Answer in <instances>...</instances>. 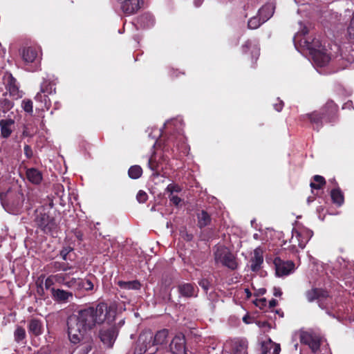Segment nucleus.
<instances>
[{"label":"nucleus","mask_w":354,"mask_h":354,"mask_svg":"<svg viewBox=\"0 0 354 354\" xmlns=\"http://www.w3.org/2000/svg\"><path fill=\"white\" fill-rule=\"evenodd\" d=\"M116 311L104 302L95 306H92L82 309L77 314L67 319V333L70 342L73 344L80 343L87 332L91 331L97 325L104 322L111 324L114 322Z\"/></svg>","instance_id":"1"},{"label":"nucleus","mask_w":354,"mask_h":354,"mask_svg":"<svg viewBox=\"0 0 354 354\" xmlns=\"http://www.w3.org/2000/svg\"><path fill=\"white\" fill-rule=\"evenodd\" d=\"M51 205L40 206L35 211V225L45 234H53L57 232L58 223L51 213Z\"/></svg>","instance_id":"2"},{"label":"nucleus","mask_w":354,"mask_h":354,"mask_svg":"<svg viewBox=\"0 0 354 354\" xmlns=\"http://www.w3.org/2000/svg\"><path fill=\"white\" fill-rule=\"evenodd\" d=\"M214 257L216 263H220L231 270H234L238 268L236 257L224 245H220L216 248L214 253Z\"/></svg>","instance_id":"3"},{"label":"nucleus","mask_w":354,"mask_h":354,"mask_svg":"<svg viewBox=\"0 0 354 354\" xmlns=\"http://www.w3.org/2000/svg\"><path fill=\"white\" fill-rule=\"evenodd\" d=\"M305 295L308 302L316 300L319 306L323 309L327 308L328 302L331 299L326 290L319 288H313L307 290Z\"/></svg>","instance_id":"4"},{"label":"nucleus","mask_w":354,"mask_h":354,"mask_svg":"<svg viewBox=\"0 0 354 354\" xmlns=\"http://www.w3.org/2000/svg\"><path fill=\"white\" fill-rule=\"evenodd\" d=\"M40 50L37 46L24 47L20 50L19 53L26 66L34 64L32 68H28L30 71H35L37 68V64L39 61V53Z\"/></svg>","instance_id":"5"},{"label":"nucleus","mask_w":354,"mask_h":354,"mask_svg":"<svg viewBox=\"0 0 354 354\" xmlns=\"http://www.w3.org/2000/svg\"><path fill=\"white\" fill-rule=\"evenodd\" d=\"M118 330L115 326L102 327L98 333V337L102 344L107 348H112L118 337Z\"/></svg>","instance_id":"6"},{"label":"nucleus","mask_w":354,"mask_h":354,"mask_svg":"<svg viewBox=\"0 0 354 354\" xmlns=\"http://www.w3.org/2000/svg\"><path fill=\"white\" fill-rule=\"evenodd\" d=\"M338 105L333 100H328L319 110L325 123L335 122L338 118Z\"/></svg>","instance_id":"7"},{"label":"nucleus","mask_w":354,"mask_h":354,"mask_svg":"<svg viewBox=\"0 0 354 354\" xmlns=\"http://www.w3.org/2000/svg\"><path fill=\"white\" fill-rule=\"evenodd\" d=\"M276 274L279 277L286 276L290 274L295 269V263L292 261H283L280 257L274 259Z\"/></svg>","instance_id":"8"},{"label":"nucleus","mask_w":354,"mask_h":354,"mask_svg":"<svg viewBox=\"0 0 354 354\" xmlns=\"http://www.w3.org/2000/svg\"><path fill=\"white\" fill-rule=\"evenodd\" d=\"M301 121H309L313 129L319 131L322 128L324 120L319 110L314 111L310 113L302 115L300 116Z\"/></svg>","instance_id":"9"},{"label":"nucleus","mask_w":354,"mask_h":354,"mask_svg":"<svg viewBox=\"0 0 354 354\" xmlns=\"http://www.w3.org/2000/svg\"><path fill=\"white\" fill-rule=\"evenodd\" d=\"M125 15H133L141 8L142 0H117Z\"/></svg>","instance_id":"10"},{"label":"nucleus","mask_w":354,"mask_h":354,"mask_svg":"<svg viewBox=\"0 0 354 354\" xmlns=\"http://www.w3.org/2000/svg\"><path fill=\"white\" fill-rule=\"evenodd\" d=\"M172 354H188L186 349V339L183 334L176 335L169 344Z\"/></svg>","instance_id":"11"},{"label":"nucleus","mask_w":354,"mask_h":354,"mask_svg":"<svg viewBox=\"0 0 354 354\" xmlns=\"http://www.w3.org/2000/svg\"><path fill=\"white\" fill-rule=\"evenodd\" d=\"M250 269L253 272H258L263 263V250L261 247L257 248L250 259Z\"/></svg>","instance_id":"12"},{"label":"nucleus","mask_w":354,"mask_h":354,"mask_svg":"<svg viewBox=\"0 0 354 354\" xmlns=\"http://www.w3.org/2000/svg\"><path fill=\"white\" fill-rule=\"evenodd\" d=\"M301 342L308 345L313 353L317 352L320 348V339L309 333L301 335Z\"/></svg>","instance_id":"13"},{"label":"nucleus","mask_w":354,"mask_h":354,"mask_svg":"<svg viewBox=\"0 0 354 354\" xmlns=\"http://www.w3.org/2000/svg\"><path fill=\"white\" fill-rule=\"evenodd\" d=\"M29 334L38 337L44 332V326L42 322L37 318H32L30 319L28 326Z\"/></svg>","instance_id":"14"},{"label":"nucleus","mask_w":354,"mask_h":354,"mask_svg":"<svg viewBox=\"0 0 354 354\" xmlns=\"http://www.w3.org/2000/svg\"><path fill=\"white\" fill-rule=\"evenodd\" d=\"M15 120L11 118L1 119L0 120L1 137L8 138L13 131Z\"/></svg>","instance_id":"15"},{"label":"nucleus","mask_w":354,"mask_h":354,"mask_svg":"<svg viewBox=\"0 0 354 354\" xmlns=\"http://www.w3.org/2000/svg\"><path fill=\"white\" fill-rule=\"evenodd\" d=\"M315 62H316L319 66H324L326 65L330 57L329 55L327 53V50L326 48H322L318 51H314L310 54Z\"/></svg>","instance_id":"16"},{"label":"nucleus","mask_w":354,"mask_h":354,"mask_svg":"<svg viewBox=\"0 0 354 354\" xmlns=\"http://www.w3.org/2000/svg\"><path fill=\"white\" fill-rule=\"evenodd\" d=\"M197 226L200 229H203L212 223V216L205 209L198 210L196 213Z\"/></svg>","instance_id":"17"},{"label":"nucleus","mask_w":354,"mask_h":354,"mask_svg":"<svg viewBox=\"0 0 354 354\" xmlns=\"http://www.w3.org/2000/svg\"><path fill=\"white\" fill-rule=\"evenodd\" d=\"M196 288L194 283H185L178 286V289L179 293L185 297H196Z\"/></svg>","instance_id":"18"},{"label":"nucleus","mask_w":354,"mask_h":354,"mask_svg":"<svg viewBox=\"0 0 354 354\" xmlns=\"http://www.w3.org/2000/svg\"><path fill=\"white\" fill-rule=\"evenodd\" d=\"M56 85L55 80L44 79L40 85V92L49 95L55 94L56 93Z\"/></svg>","instance_id":"19"},{"label":"nucleus","mask_w":354,"mask_h":354,"mask_svg":"<svg viewBox=\"0 0 354 354\" xmlns=\"http://www.w3.org/2000/svg\"><path fill=\"white\" fill-rule=\"evenodd\" d=\"M5 85L10 95H17L19 93V87L17 84V80L12 74H9L5 78Z\"/></svg>","instance_id":"20"},{"label":"nucleus","mask_w":354,"mask_h":354,"mask_svg":"<svg viewBox=\"0 0 354 354\" xmlns=\"http://www.w3.org/2000/svg\"><path fill=\"white\" fill-rule=\"evenodd\" d=\"M52 295L54 299L58 302H66L69 297H73V294L70 292L62 290L51 288Z\"/></svg>","instance_id":"21"},{"label":"nucleus","mask_w":354,"mask_h":354,"mask_svg":"<svg viewBox=\"0 0 354 354\" xmlns=\"http://www.w3.org/2000/svg\"><path fill=\"white\" fill-rule=\"evenodd\" d=\"M304 46L308 50L309 53L312 54L314 51H318L325 48L322 46V42L319 39L313 38H307L304 41Z\"/></svg>","instance_id":"22"},{"label":"nucleus","mask_w":354,"mask_h":354,"mask_svg":"<svg viewBox=\"0 0 354 354\" xmlns=\"http://www.w3.org/2000/svg\"><path fill=\"white\" fill-rule=\"evenodd\" d=\"M169 331L168 329L158 330L154 335L153 345H163L167 343Z\"/></svg>","instance_id":"23"},{"label":"nucleus","mask_w":354,"mask_h":354,"mask_svg":"<svg viewBox=\"0 0 354 354\" xmlns=\"http://www.w3.org/2000/svg\"><path fill=\"white\" fill-rule=\"evenodd\" d=\"M330 197L332 202L337 207L342 206L344 203V196L339 187L330 191Z\"/></svg>","instance_id":"24"},{"label":"nucleus","mask_w":354,"mask_h":354,"mask_svg":"<svg viewBox=\"0 0 354 354\" xmlns=\"http://www.w3.org/2000/svg\"><path fill=\"white\" fill-rule=\"evenodd\" d=\"M28 180L33 184H39L42 180L41 173L35 168H30L26 171Z\"/></svg>","instance_id":"25"},{"label":"nucleus","mask_w":354,"mask_h":354,"mask_svg":"<svg viewBox=\"0 0 354 354\" xmlns=\"http://www.w3.org/2000/svg\"><path fill=\"white\" fill-rule=\"evenodd\" d=\"M49 94L38 92L35 97V100L36 102L40 103V109H43L44 108L48 110L51 106V102L48 97Z\"/></svg>","instance_id":"26"},{"label":"nucleus","mask_w":354,"mask_h":354,"mask_svg":"<svg viewBox=\"0 0 354 354\" xmlns=\"http://www.w3.org/2000/svg\"><path fill=\"white\" fill-rule=\"evenodd\" d=\"M274 8L270 4L263 6L259 10V15L263 19V21H267L274 14Z\"/></svg>","instance_id":"27"},{"label":"nucleus","mask_w":354,"mask_h":354,"mask_svg":"<svg viewBox=\"0 0 354 354\" xmlns=\"http://www.w3.org/2000/svg\"><path fill=\"white\" fill-rule=\"evenodd\" d=\"M297 232V237H300V240L301 241V245H305L311 239L313 235V232L307 228H302L300 230H295Z\"/></svg>","instance_id":"28"},{"label":"nucleus","mask_w":354,"mask_h":354,"mask_svg":"<svg viewBox=\"0 0 354 354\" xmlns=\"http://www.w3.org/2000/svg\"><path fill=\"white\" fill-rule=\"evenodd\" d=\"M289 242L290 243V245L289 246V250H291L292 252H297V247H299L301 249H304L305 248V245H301L302 243L300 240V237H297L295 229H293L292 231V237L290 239Z\"/></svg>","instance_id":"29"},{"label":"nucleus","mask_w":354,"mask_h":354,"mask_svg":"<svg viewBox=\"0 0 354 354\" xmlns=\"http://www.w3.org/2000/svg\"><path fill=\"white\" fill-rule=\"evenodd\" d=\"M117 284L120 288L126 289V290H139L141 287V284L139 281H118Z\"/></svg>","instance_id":"30"},{"label":"nucleus","mask_w":354,"mask_h":354,"mask_svg":"<svg viewBox=\"0 0 354 354\" xmlns=\"http://www.w3.org/2000/svg\"><path fill=\"white\" fill-rule=\"evenodd\" d=\"M248 342L244 340H238L234 342L232 354H248Z\"/></svg>","instance_id":"31"},{"label":"nucleus","mask_w":354,"mask_h":354,"mask_svg":"<svg viewBox=\"0 0 354 354\" xmlns=\"http://www.w3.org/2000/svg\"><path fill=\"white\" fill-rule=\"evenodd\" d=\"M159 164L160 162L156 160V153L153 152L148 161V167L153 171V176H158L160 174Z\"/></svg>","instance_id":"32"},{"label":"nucleus","mask_w":354,"mask_h":354,"mask_svg":"<svg viewBox=\"0 0 354 354\" xmlns=\"http://www.w3.org/2000/svg\"><path fill=\"white\" fill-rule=\"evenodd\" d=\"M313 181L310 183V186L312 189H320L326 185L325 178L319 175H315L313 177Z\"/></svg>","instance_id":"33"},{"label":"nucleus","mask_w":354,"mask_h":354,"mask_svg":"<svg viewBox=\"0 0 354 354\" xmlns=\"http://www.w3.org/2000/svg\"><path fill=\"white\" fill-rule=\"evenodd\" d=\"M53 272H57L59 270L67 271L71 270L73 267L69 266L68 263H66L64 262L59 261H53L50 263L48 266Z\"/></svg>","instance_id":"34"},{"label":"nucleus","mask_w":354,"mask_h":354,"mask_svg":"<svg viewBox=\"0 0 354 354\" xmlns=\"http://www.w3.org/2000/svg\"><path fill=\"white\" fill-rule=\"evenodd\" d=\"M142 174V169L139 165H133L130 167L128 171V175L131 179H138Z\"/></svg>","instance_id":"35"},{"label":"nucleus","mask_w":354,"mask_h":354,"mask_svg":"<svg viewBox=\"0 0 354 354\" xmlns=\"http://www.w3.org/2000/svg\"><path fill=\"white\" fill-rule=\"evenodd\" d=\"M263 23L265 22L263 21V19L259 15V17H253L249 19L248 22V27L250 29H257Z\"/></svg>","instance_id":"36"},{"label":"nucleus","mask_w":354,"mask_h":354,"mask_svg":"<svg viewBox=\"0 0 354 354\" xmlns=\"http://www.w3.org/2000/svg\"><path fill=\"white\" fill-rule=\"evenodd\" d=\"M93 340L83 342L80 346L78 354H88L93 348Z\"/></svg>","instance_id":"37"},{"label":"nucleus","mask_w":354,"mask_h":354,"mask_svg":"<svg viewBox=\"0 0 354 354\" xmlns=\"http://www.w3.org/2000/svg\"><path fill=\"white\" fill-rule=\"evenodd\" d=\"M15 340L17 342H20L26 338V330L21 326H18L14 333Z\"/></svg>","instance_id":"38"},{"label":"nucleus","mask_w":354,"mask_h":354,"mask_svg":"<svg viewBox=\"0 0 354 354\" xmlns=\"http://www.w3.org/2000/svg\"><path fill=\"white\" fill-rule=\"evenodd\" d=\"M78 287L80 290H92L93 289V283L90 279H81L80 285Z\"/></svg>","instance_id":"39"},{"label":"nucleus","mask_w":354,"mask_h":354,"mask_svg":"<svg viewBox=\"0 0 354 354\" xmlns=\"http://www.w3.org/2000/svg\"><path fill=\"white\" fill-rule=\"evenodd\" d=\"M80 282L81 278H72L67 280V281L65 282V285L68 288L80 290L78 286L80 285Z\"/></svg>","instance_id":"40"},{"label":"nucleus","mask_w":354,"mask_h":354,"mask_svg":"<svg viewBox=\"0 0 354 354\" xmlns=\"http://www.w3.org/2000/svg\"><path fill=\"white\" fill-rule=\"evenodd\" d=\"M166 192L169 194H174V192L179 193L182 191L181 187L175 183H170L166 187Z\"/></svg>","instance_id":"41"},{"label":"nucleus","mask_w":354,"mask_h":354,"mask_svg":"<svg viewBox=\"0 0 354 354\" xmlns=\"http://www.w3.org/2000/svg\"><path fill=\"white\" fill-rule=\"evenodd\" d=\"M347 32L349 39L354 42V12L352 14V17L347 28Z\"/></svg>","instance_id":"42"},{"label":"nucleus","mask_w":354,"mask_h":354,"mask_svg":"<svg viewBox=\"0 0 354 354\" xmlns=\"http://www.w3.org/2000/svg\"><path fill=\"white\" fill-rule=\"evenodd\" d=\"M138 346L135 348V354H142L145 352H148L149 354H156V352L158 351L157 348H154L153 346H151L149 348H146V347L140 348L139 351H138Z\"/></svg>","instance_id":"43"},{"label":"nucleus","mask_w":354,"mask_h":354,"mask_svg":"<svg viewBox=\"0 0 354 354\" xmlns=\"http://www.w3.org/2000/svg\"><path fill=\"white\" fill-rule=\"evenodd\" d=\"M22 108L27 113L32 112V102L30 100H24L21 103Z\"/></svg>","instance_id":"44"},{"label":"nucleus","mask_w":354,"mask_h":354,"mask_svg":"<svg viewBox=\"0 0 354 354\" xmlns=\"http://www.w3.org/2000/svg\"><path fill=\"white\" fill-rule=\"evenodd\" d=\"M136 199L140 203H144L147 201L148 195L145 191L140 190L136 195Z\"/></svg>","instance_id":"45"},{"label":"nucleus","mask_w":354,"mask_h":354,"mask_svg":"<svg viewBox=\"0 0 354 354\" xmlns=\"http://www.w3.org/2000/svg\"><path fill=\"white\" fill-rule=\"evenodd\" d=\"M69 273L66 274H56L54 277L55 278L56 281L59 283H63L65 284V282L67 281V280L69 279Z\"/></svg>","instance_id":"46"},{"label":"nucleus","mask_w":354,"mask_h":354,"mask_svg":"<svg viewBox=\"0 0 354 354\" xmlns=\"http://www.w3.org/2000/svg\"><path fill=\"white\" fill-rule=\"evenodd\" d=\"M73 250V249L70 247V246H68V247H64L62 248V250L60 251V256L62 257V258L66 261L67 259H68V258L67 257L68 255L69 254V253L71 252H72Z\"/></svg>","instance_id":"47"},{"label":"nucleus","mask_w":354,"mask_h":354,"mask_svg":"<svg viewBox=\"0 0 354 354\" xmlns=\"http://www.w3.org/2000/svg\"><path fill=\"white\" fill-rule=\"evenodd\" d=\"M254 304L256 306L259 307L260 309H263L267 305V300L266 298L257 299Z\"/></svg>","instance_id":"48"},{"label":"nucleus","mask_w":354,"mask_h":354,"mask_svg":"<svg viewBox=\"0 0 354 354\" xmlns=\"http://www.w3.org/2000/svg\"><path fill=\"white\" fill-rule=\"evenodd\" d=\"M24 151L26 157L28 159H30L33 156V151L32 149V147L28 145H25L24 147Z\"/></svg>","instance_id":"49"},{"label":"nucleus","mask_w":354,"mask_h":354,"mask_svg":"<svg viewBox=\"0 0 354 354\" xmlns=\"http://www.w3.org/2000/svg\"><path fill=\"white\" fill-rule=\"evenodd\" d=\"M199 286L207 292L209 290L210 282L207 279H202L198 281Z\"/></svg>","instance_id":"50"},{"label":"nucleus","mask_w":354,"mask_h":354,"mask_svg":"<svg viewBox=\"0 0 354 354\" xmlns=\"http://www.w3.org/2000/svg\"><path fill=\"white\" fill-rule=\"evenodd\" d=\"M169 198L171 203H172L175 206H178L182 202V199L178 196L174 194H169Z\"/></svg>","instance_id":"51"},{"label":"nucleus","mask_w":354,"mask_h":354,"mask_svg":"<svg viewBox=\"0 0 354 354\" xmlns=\"http://www.w3.org/2000/svg\"><path fill=\"white\" fill-rule=\"evenodd\" d=\"M252 46V42L250 40H247L245 41V43L242 45L241 49L243 53H246L248 50Z\"/></svg>","instance_id":"52"},{"label":"nucleus","mask_w":354,"mask_h":354,"mask_svg":"<svg viewBox=\"0 0 354 354\" xmlns=\"http://www.w3.org/2000/svg\"><path fill=\"white\" fill-rule=\"evenodd\" d=\"M277 102L275 104H274V108L277 111L279 112L282 110L283 107V101L279 99H277Z\"/></svg>","instance_id":"53"},{"label":"nucleus","mask_w":354,"mask_h":354,"mask_svg":"<svg viewBox=\"0 0 354 354\" xmlns=\"http://www.w3.org/2000/svg\"><path fill=\"white\" fill-rule=\"evenodd\" d=\"M74 236L77 238V240L82 241L83 240L84 234L83 232L78 229H75L73 231Z\"/></svg>","instance_id":"54"},{"label":"nucleus","mask_w":354,"mask_h":354,"mask_svg":"<svg viewBox=\"0 0 354 354\" xmlns=\"http://www.w3.org/2000/svg\"><path fill=\"white\" fill-rule=\"evenodd\" d=\"M270 344H272V346L273 347L272 354H279L281 351L280 345L279 344L272 343L271 341Z\"/></svg>","instance_id":"55"},{"label":"nucleus","mask_w":354,"mask_h":354,"mask_svg":"<svg viewBox=\"0 0 354 354\" xmlns=\"http://www.w3.org/2000/svg\"><path fill=\"white\" fill-rule=\"evenodd\" d=\"M53 280L52 279V277L51 276L48 277L45 281V288L46 289H49L51 287V286H53Z\"/></svg>","instance_id":"56"},{"label":"nucleus","mask_w":354,"mask_h":354,"mask_svg":"<svg viewBox=\"0 0 354 354\" xmlns=\"http://www.w3.org/2000/svg\"><path fill=\"white\" fill-rule=\"evenodd\" d=\"M273 295L275 297H281L282 295V291L279 287H274L273 288Z\"/></svg>","instance_id":"57"},{"label":"nucleus","mask_w":354,"mask_h":354,"mask_svg":"<svg viewBox=\"0 0 354 354\" xmlns=\"http://www.w3.org/2000/svg\"><path fill=\"white\" fill-rule=\"evenodd\" d=\"M32 134L30 133V131L28 130V128L26 127H24V130L22 131L21 136L23 138H27V137H32Z\"/></svg>","instance_id":"58"},{"label":"nucleus","mask_w":354,"mask_h":354,"mask_svg":"<svg viewBox=\"0 0 354 354\" xmlns=\"http://www.w3.org/2000/svg\"><path fill=\"white\" fill-rule=\"evenodd\" d=\"M351 108L354 109V107L353 106V102L351 100H348L342 106L343 109H350Z\"/></svg>","instance_id":"59"},{"label":"nucleus","mask_w":354,"mask_h":354,"mask_svg":"<svg viewBox=\"0 0 354 354\" xmlns=\"http://www.w3.org/2000/svg\"><path fill=\"white\" fill-rule=\"evenodd\" d=\"M277 304H278V302L275 299H272L269 301V308L271 309V308L275 307L277 305Z\"/></svg>","instance_id":"60"},{"label":"nucleus","mask_w":354,"mask_h":354,"mask_svg":"<svg viewBox=\"0 0 354 354\" xmlns=\"http://www.w3.org/2000/svg\"><path fill=\"white\" fill-rule=\"evenodd\" d=\"M183 238L187 241H191L193 239L194 236L192 234L186 233L185 235L183 236Z\"/></svg>","instance_id":"61"},{"label":"nucleus","mask_w":354,"mask_h":354,"mask_svg":"<svg viewBox=\"0 0 354 354\" xmlns=\"http://www.w3.org/2000/svg\"><path fill=\"white\" fill-rule=\"evenodd\" d=\"M245 292L246 294L247 298H250L251 297L252 293H251L250 290L248 288H245Z\"/></svg>","instance_id":"62"},{"label":"nucleus","mask_w":354,"mask_h":354,"mask_svg":"<svg viewBox=\"0 0 354 354\" xmlns=\"http://www.w3.org/2000/svg\"><path fill=\"white\" fill-rule=\"evenodd\" d=\"M268 353V348L266 346H262V354H267Z\"/></svg>","instance_id":"63"},{"label":"nucleus","mask_w":354,"mask_h":354,"mask_svg":"<svg viewBox=\"0 0 354 354\" xmlns=\"http://www.w3.org/2000/svg\"><path fill=\"white\" fill-rule=\"evenodd\" d=\"M171 76L172 77H177L178 76V74H177V70H172L171 71Z\"/></svg>","instance_id":"64"}]
</instances>
